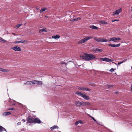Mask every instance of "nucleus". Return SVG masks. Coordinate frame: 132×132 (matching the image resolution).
<instances>
[{"instance_id": "1", "label": "nucleus", "mask_w": 132, "mask_h": 132, "mask_svg": "<svg viewBox=\"0 0 132 132\" xmlns=\"http://www.w3.org/2000/svg\"><path fill=\"white\" fill-rule=\"evenodd\" d=\"M80 57L81 59L87 61L95 59L96 58L94 55L86 53H84V55H80Z\"/></svg>"}, {"instance_id": "2", "label": "nucleus", "mask_w": 132, "mask_h": 132, "mask_svg": "<svg viewBox=\"0 0 132 132\" xmlns=\"http://www.w3.org/2000/svg\"><path fill=\"white\" fill-rule=\"evenodd\" d=\"M93 38V37L92 36H88L85 38L78 41L77 42V43L78 44H83Z\"/></svg>"}, {"instance_id": "3", "label": "nucleus", "mask_w": 132, "mask_h": 132, "mask_svg": "<svg viewBox=\"0 0 132 132\" xmlns=\"http://www.w3.org/2000/svg\"><path fill=\"white\" fill-rule=\"evenodd\" d=\"M75 103L77 106L79 107L83 106H84L89 105L90 103L89 102H81L80 101H76Z\"/></svg>"}, {"instance_id": "4", "label": "nucleus", "mask_w": 132, "mask_h": 132, "mask_svg": "<svg viewBox=\"0 0 132 132\" xmlns=\"http://www.w3.org/2000/svg\"><path fill=\"white\" fill-rule=\"evenodd\" d=\"M94 39L98 42H107L108 41L107 39L104 38H101L98 37H94Z\"/></svg>"}, {"instance_id": "5", "label": "nucleus", "mask_w": 132, "mask_h": 132, "mask_svg": "<svg viewBox=\"0 0 132 132\" xmlns=\"http://www.w3.org/2000/svg\"><path fill=\"white\" fill-rule=\"evenodd\" d=\"M34 119L30 116H29L27 118V121L29 123H33Z\"/></svg>"}, {"instance_id": "6", "label": "nucleus", "mask_w": 132, "mask_h": 132, "mask_svg": "<svg viewBox=\"0 0 132 132\" xmlns=\"http://www.w3.org/2000/svg\"><path fill=\"white\" fill-rule=\"evenodd\" d=\"M121 40V39L120 38L118 37V38H116L115 37H113L110 38L109 41H112L115 42H117V40Z\"/></svg>"}, {"instance_id": "7", "label": "nucleus", "mask_w": 132, "mask_h": 132, "mask_svg": "<svg viewBox=\"0 0 132 132\" xmlns=\"http://www.w3.org/2000/svg\"><path fill=\"white\" fill-rule=\"evenodd\" d=\"M122 11L121 8H120L119 9L116 10V11L113 12V15L114 16L116 15H118Z\"/></svg>"}, {"instance_id": "8", "label": "nucleus", "mask_w": 132, "mask_h": 132, "mask_svg": "<svg viewBox=\"0 0 132 132\" xmlns=\"http://www.w3.org/2000/svg\"><path fill=\"white\" fill-rule=\"evenodd\" d=\"M100 59L103 61H105L107 62H113V60L112 59H110L106 57L100 58Z\"/></svg>"}, {"instance_id": "9", "label": "nucleus", "mask_w": 132, "mask_h": 132, "mask_svg": "<svg viewBox=\"0 0 132 132\" xmlns=\"http://www.w3.org/2000/svg\"><path fill=\"white\" fill-rule=\"evenodd\" d=\"M78 89L79 90H86L89 92H90L91 89L88 88H85L82 87H79L78 88Z\"/></svg>"}, {"instance_id": "10", "label": "nucleus", "mask_w": 132, "mask_h": 132, "mask_svg": "<svg viewBox=\"0 0 132 132\" xmlns=\"http://www.w3.org/2000/svg\"><path fill=\"white\" fill-rule=\"evenodd\" d=\"M11 49L15 51H20L21 50L20 47L17 46L12 47L11 48Z\"/></svg>"}, {"instance_id": "11", "label": "nucleus", "mask_w": 132, "mask_h": 132, "mask_svg": "<svg viewBox=\"0 0 132 132\" xmlns=\"http://www.w3.org/2000/svg\"><path fill=\"white\" fill-rule=\"evenodd\" d=\"M35 81H28L24 83V85H31L35 84Z\"/></svg>"}, {"instance_id": "12", "label": "nucleus", "mask_w": 132, "mask_h": 132, "mask_svg": "<svg viewBox=\"0 0 132 132\" xmlns=\"http://www.w3.org/2000/svg\"><path fill=\"white\" fill-rule=\"evenodd\" d=\"M121 44L120 43L119 44H108V46H111L112 47H119L120 45Z\"/></svg>"}, {"instance_id": "13", "label": "nucleus", "mask_w": 132, "mask_h": 132, "mask_svg": "<svg viewBox=\"0 0 132 132\" xmlns=\"http://www.w3.org/2000/svg\"><path fill=\"white\" fill-rule=\"evenodd\" d=\"M34 120V122L33 123H41V121L39 119L37 118H35Z\"/></svg>"}, {"instance_id": "14", "label": "nucleus", "mask_w": 132, "mask_h": 132, "mask_svg": "<svg viewBox=\"0 0 132 132\" xmlns=\"http://www.w3.org/2000/svg\"><path fill=\"white\" fill-rule=\"evenodd\" d=\"M0 71H1L2 72H8L10 71V70L7 69L0 68Z\"/></svg>"}, {"instance_id": "15", "label": "nucleus", "mask_w": 132, "mask_h": 132, "mask_svg": "<svg viewBox=\"0 0 132 132\" xmlns=\"http://www.w3.org/2000/svg\"><path fill=\"white\" fill-rule=\"evenodd\" d=\"M82 97L86 100H88L90 99L89 97L88 96L84 94H83Z\"/></svg>"}, {"instance_id": "16", "label": "nucleus", "mask_w": 132, "mask_h": 132, "mask_svg": "<svg viewBox=\"0 0 132 132\" xmlns=\"http://www.w3.org/2000/svg\"><path fill=\"white\" fill-rule=\"evenodd\" d=\"M75 94L79 95L82 97L84 94L82 93L81 92L79 91H77L75 92Z\"/></svg>"}, {"instance_id": "17", "label": "nucleus", "mask_w": 132, "mask_h": 132, "mask_svg": "<svg viewBox=\"0 0 132 132\" xmlns=\"http://www.w3.org/2000/svg\"><path fill=\"white\" fill-rule=\"evenodd\" d=\"M99 22L100 23L102 24H105L106 25L108 24V23L104 21H99Z\"/></svg>"}, {"instance_id": "18", "label": "nucleus", "mask_w": 132, "mask_h": 132, "mask_svg": "<svg viewBox=\"0 0 132 132\" xmlns=\"http://www.w3.org/2000/svg\"><path fill=\"white\" fill-rule=\"evenodd\" d=\"M60 37V36L59 35H53L52 36V38L58 39Z\"/></svg>"}, {"instance_id": "19", "label": "nucleus", "mask_w": 132, "mask_h": 132, "mask_svg": "<svg viewBox=\"0 0 132 132\" xmlns=\"http://www.w3.org/2000/svg\"><path fill=\"white\" fill-rule=\"evenodd\" d=\"M25 40H22L21 41H16L14 42V43L15 44H17V43H24V42H25Z\"/></svg>"}, {"instance_id": "20", "label": "nucleus", "mask_w": 132, "mask_h": 132, "mask_svg": "<svg viewBox=\"0 0 132 132\" xmlns=\"http://www.w3.org/2000/svg\"><path fill=\"white\" fill-rule=\"evenodd\" d=\"M58 126H57L54 125L53 126L51 127L50 129L52 130L54 129H55L58 128Z\"/></svg>"}, {"instance_id": "21", "label": "nucleus", "mask_w": 132, "mask_h": 132, "mask_svg": "<svg viewBox=\"0 0 132 132\" xmlns=\"http://www.w3.org/2000/svg\"><path fill=\"white\" fill-rule=\"evenodd\" d=\"M90 27L93 29H97L98 28L96 26L94 25H92Z\"/></svg>"}, {"instance_id": "22", "label": "nucleus", "mask_w": 132, "mask_h": 132, "mask_svg": "<svg viewBox=\"0 0 132 132\" xmlns=\"http://www.w3.org/2000/svg\"><path fill=\"white\" fill-rule=\"evenodd\" d=\"M47 9L46 8H43L41 9L40 11V13H42V12L45 11L46 10H47Z\"/></svg>"}, {"instance_id": "23", "label": "nucleus", "mask_w": 132, "mask_h": 132, "mask_svg": "<svg viewBox=\"0 0 132 132\" xmlns=\"http://www.w3.org/2000/svg\"><path fill=\"white\" fill-rule=\"evenodd\" d=\"M35 81V84L37 83L39 85L42 84V82L41 81H37L36 80H34Z\"/></svg>"}, {"instance_id": "24", "label": "nucleus", "mask_w": 132, "mask_h": 132, "mask_svg": "<svg viewBox=\"0 0 132 132\" xmlns=\"http://www.w3.org/2000/svg\"><path fill=\"white\" fill-rule=\"evenodd\" d=\"M11 114V113L9 112H7L3 113V114L4 115L6 116L7 115H9Z\"/></svg>"}, {"instance_id": "25", "label": "nucleus", "mask_w": 132, "mask_h": 132, "mask_svg": "<svg viewBox=\"0 0 132 132\" xmlns=\"http://www.w3.org/2000/svg\"><path fill=\"white\" fill-rule=\"evenodd\" d=\"M83 123V122L81 120H79L77 121H76L75 122V124L77 125L79 123Z\"/></svg>"}, {"instance_id": "26", "label": "nucleus", "mask_w": 132, "mask_h": 132, "mask_svg": "<svg viewBox=\"0 0 132 132\" xmlns=\"http://www.w3.org/2000/svg\"><path fill=\"white\" fill-rule=\"evenodd\" d=\"M127 60V59H124L123 61H122L120 62H118V65H119L120 64L122 63L123 62H125L126 60Z\"/></svg>"}, {"instance_id": "27", "label": "nucleus", "mask_w": 132, "mask_h": 132, "mask_svg": "<svg viewBox=\"0 0 132 132\" xmlns=\"http://www.w3.org/2000/svg\"><path fill=\"white\" fill-rule=\"evenodd\" d=\"M22 25V24H18L17 25L15 26L14 27L15 28L17 29L19 28L20 26H21Z\"/></svg>"}, {"instance_id": "28", "label": "nucleus", "mask_w": 132, "mask_h": 132, "mask_svg": "<svg viewBox=\"0 0 132 132\" xmlns=\"http://www.w3.org/2000/svg\"><path fill=\"white\" fill-rule=\"evenodd\" d=\"M94 51H98L100 52H101L103 51V50L101 49H99L98 48H96L94 50Z\"/></svg>"}, {"instance_id": "29", "label": "nucleus", "mask_w": 132, "mask_h": 132, "mask_svg": "<svg viewBox=\"0 0 132 132\" xmlns=\"http://www.w3.org/2000/svg\"><path fill=\"white\" fill-rule=\"evenodd\" d=\"M0 41L1 42H7V41L6 40L3 39L1 37L0 38Z\"/></svg>"}, {"instance_id": "30", "label": "nucleus", "mask_w": 132, "mask_h": 132, "mask_svg": "<svg viewBox=\"0 0 132 132\" xmlns=\"http://www.w3.org/2000/svg\"><path fill=\"white\" fill-rule=\"evenodd\" d=\"M81 19V18L80 17H79V18H77L74 19L73 20L74 21H78V20H79Z\"/></svg>"}, {"instance_id": "31", "label": "nucleus", "mask_w": 132, "mask_h": 132, "mask_svg": "<svg viewBox=\"0 0 132 132\" xmlns=\"http://www.w3.org/2000/svg\"><path fill=\"white\" fill-rule=\"evenodd\" d=\"M43 32H47V30L46 28H44L42 29Z\"/></svg>"}, {"instance_id": "32", "label": "nucleus", "mask_w": 132, "mask_h": 132, "mask_svg": "<svg viewBox=\"0 0 132 132\" xmlns=\"http://www.w3.org/2000/svg\"><path fill=\"white\" fill-rule=\"evenodd\" d=\"M89 84L91 86H95V84L93 83H92V82H89Z\"/></svg>"}, {"instance_id": "33", "label": "nucleus", "mask_w": 132, "mask_h": 132, "mask_svg": "<svg viewBox=\"0 0 132 132\" xmlns=\"http://www.w3.org/2000/svg\"><path fill=\"white\" fill-rule=\"evenodd\" d=\"M3 131V127L2 126H0V132H2Z\"/></svg>"}, {"instance_id": "34", "label": "nucleus", "mask_w": 132, "mask_h": 132, "mask_svg": "<svg viewBox=\"0 0 132 132\" xmlns=\"http://www.w3.org/2000/svg\"><path fill=\"white\" fill-rule=\"evenodd\" d=\"M107 85L108 86L109 88L112 87L113 86V85Z\"/></svg>"}, {"instance_id": "35", "label": "nucleus", "mask_w": 132, "mask_h": 132, "mask_svg": "<svg viewBox=\"0 0 132 132\" xmlns=\"http://www.w3.org/2000/svg\"><path fill=\"white\" fill-rule=\"evenodd\" d=\"M116 69H114L113 68H112L109 71L110 72H113L114 70H116Z\"/></svg>"}, {"instance_id": "36", "label": "nucleus", "mask_w": 132, "mask_h": 132, "mask_svg": "<svg viewBox=\"0 0 132 132\" xmlns=\"http://www.w3.org/2000/svg\"><path fill=\"white\" fill-rule=\"evenodd\" d=\"M15 109V108H8L7 109V110H13Z\"/></svg>"}, {"instance_id": "37", "label": "nucleus", "mask_w": 132, "mask_h": 132, "mask_svg": "<svg viewBox=\"0 0 132 132\" xmlns=\"http://www.w3.org/2000/svg\"><path fill=\"white\" fill-rule=\"evenodd\" d=\"M119 21V20H118L115 19V20H113L112 21V22H114L116 21Z\"/></svg>"}, {"instance_id": "38", "label": "nucleus", "mask_w": 132, "mask_h": 132, "mask_svg": "<svg viewBox=\"0 0 132 132\" xmlns=\"http://www.w3.org/2000/svg\"><path fill=\"white\" fill-rule=\"evenodd\" d=\"M91 118L94 121H96V120H95V119L93 117H91Z\"/></svg>"}, {"instance_id": "39", "label": "nucleus", "mask_w": 132, "mask_h": 132, "mask_svg": "<svg viewBox=\"0 0 132 132\" xmlns=\"http://www.w3.org/2000/svg\"><path fill=\"white\" fill-rule=\"evenodd\" d=\"M43 32V31L42 29L40 30V31H39V32L40 33L42 32Z\"/></svg>"}, {"instance_id": "40", "label": "nucleus", "mask_w": 132, "mask_h": 132, "mask_svg": "<svg viewBox=\"0 0 132 132\" xmlns=\"http://www.w3.org/2000/svg\"><path fill=\"white\" fill-rule=\"evenodd\" d=\"M21 123L20 122H18L17 123V124L18 125H20L21 124Z\"/></svg>"}, {"instance_id": "41", "label": "nucleus", "mask_w": 132, "mask_h": 132, "mask_svg": "<svg viewBox=\"0 0 132 132\" xmlns=\"http://www.w3.org/2000/svg\"><path fill=\"white\" fill-rule=\"evenodd\" d=\"M3 130H4L5 131H6V129H5V128H3Z\"/></svg>"}, {"instance_id": "42", "label": "nucleus", "mask_w": 132, "mask_h": 132, "mask_svg": "<svg viewBox=\"0 0 132 132\" xmlns=\"http://www.w3.org/2000/svg\"><path fill=\"white\" fill-rule=\"evenodd\" d=\"M22 121L23 122H25V120H24V119H23L22 120Z\"/></svg>"}, {"instance_id": "43", "label": "nucleus", "mask_w": 132, "mask_h": 132, "mask_svg": "<svg viewBox=\"0 0 132 132\" xmlns=\"http://www.w3.org/2000/svg\"><path fill=\"white\" fill-rule=\"evenodd\" d=\"M131 91L132 92V85L131 86Z\"/></svg>"}, {"instance_id": "44", "label": "nucleus", "mask_w": 132, "mask_h": 132, "mask_svg": "<svg viewBox=\"0 0 132 132\" xmlns=\"http://www.w3.org/2000/svg\"><path fill=\"white\" fill-rule=\"evenodd\" d=\"M131 12H132V6H131Z\"/></svg>"}, {"instance_id": "45", "label": "nucleus", "mask_w": 132, "mask_h": 132, "mask_svg": "<svg viewBox=\"0 0 132 132\" xmlns=\"http://www.w3.org/2000/svg\"><path fill=\"white\" fill-rule=\"evenodd\" d=\"M12 34H13V35H15V33H12Z\"/></svg>"}, {"instance_id": "46", "label": "nucleus", "mask_w": 132, "mask_h": 132, "mask_svg": "<svg viewBox=\"0 0 132 132\" xmlns=\"http://www.w3.org/2000/svg\"><path fill=\"white\" fill-rule=\"evenodd\" d=\"M112 63H114V64H116V65H117V64H116V63H115V62H112Z\"/></svg>"}, {"instance_id": "47", "label": "nucleus", "mask_w": 132, "mask_h": 132, "mask_svg": "<svg viewBox=\"0 0 132 132\" xmlns=\"http://www.w3.org/2000/svg\"><path fill=\"white\" fill-rule=\"evenodd\" d=\"M62 64H65V63L64 62H63V63H62Z\"/></svg>"}, {"instance_id": "48", "label": "nucleus", "mask_w": 132, "mask_h": 132, "mask_svg": "<svg viewBox=\"0 0 132 132\" xmlns=\"http://www.w3.org/2000/svg\"><path fill=\"white\" fill-rule=\"evenodd\" d=\"M45 17H48V16H45Z\"/></svg>"}, {"instance_id": "49", "label": "nucleus", "mask_w": 132, "mask_h": 132, "mask_svg": "<svg viewBox=\"0 0 132 132\" xmlns=\"http://www.w3.org/2000/svg\"><path fill=\"white\" fill-rule=\"evenodd\" d=\"M89 116L90 117H91L90 115H89Z\"/></svg>"}, {"instance_id": "50", "label": "nucleus", "mask_w": 132, "mask_h": 132, "mask_svg": "<svg viewBox=\"0 0 132 132\" xmlns=\"http://www.w3.org/2000/svg\"><path fill=\"white\" fill-rule=\"evenodd\" d=\"M89 116L90 117H91L90 115H89Z\"/></svg>"}, {"instance_id": "51", "label": "nucleus", "mask_w": 132, "mask_h": 132, "mask_svg": "<svg viewBox=\"0 0 132 132\" xmlns=\"http://www.w3.org/2000/svg\"><path fill=\"white\" fill-rule=\"evenodd\" d=\"M131 69H132V66L131 67Z\"/></svg>"}, {"instance_id": "52", "label": "nucleus", "mask_w": 132, "mask_h": 132, "mask_svg": "<svg viewBox=\"0 0 132 132\" xmlns=\"http://www.w3.org/2000/svg\"><path fill=\"white\" fill-rule=\"evenodd\" d=\"M36 9H38V8H36Z\"/></svg>"}]
</instances>
